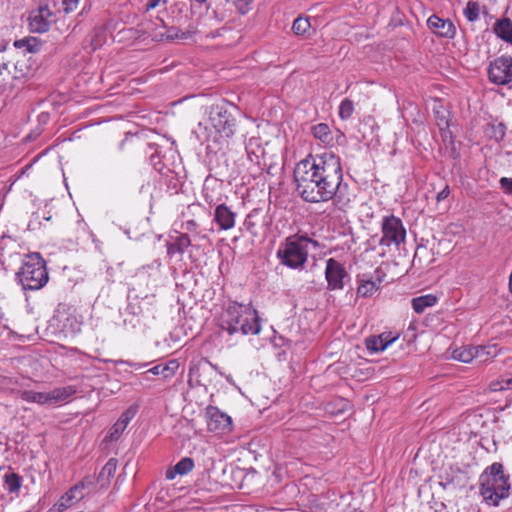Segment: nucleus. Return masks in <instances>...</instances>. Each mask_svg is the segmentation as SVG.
Instances as JSON below:
<instances>
[{
    "instance_id": "obj_34",
    "label": "nucleus",
    "mask_w": 512,
    "mask_h": 512,
    "mask_svg": "<svg viewBox=\"0 0 512 512\" xmlns=\"http://www.w3.org/2000/svg\"><path fill=\"white\" fill-rule=\"evenodd\" d=\"M311 27L310 21L307 17H297L292 25V30L296 35L306 34Z\"/></svg>"
},
{
    "instance_id": "obj_29",
    "label": "nucleus",
    "mask_w": 512,
    "mask_h": 512,
    "mask_svg": "<svg viewBox=\"0 0 512 512\" xmlns=\"http://www.w3.org/2000/svg\"><path fill=\"white\" fill-rule=\"evenodd\" d=\"M313 136L322 143L329 145L332 143L333 137L329 126L325 123H319L311 128Z\"/></svg>"
},
{
    "instance_id": "obj_25",
    "label": "nucleus",
    "mask_w": 512,
    "mask_h": 512,
    "mask_svg": "<svg viewBox=\"0 0 512 512\" xmlns=\"http://www.w3.org/2000/svg\"><path fill=\"white\" fill-rule=\"evenodd\" d=\"M20 398L28 403L39 405H50L49 392H37L33 390H22L19 392Z\"/></svg>"
},
{
    "instance_id": "obj_7",
    "label": "nucleus",
    "mask_w": 512,
    "mask_h": 512,
    "mask_svg": "<svg viewBox=\"0 0 512 512\" xmlns=\"http://www.w3.org/2000/svg\"><path fill=\"white\" fill-rule=\"evenodd\" d=\"M488 78L496 85H507L512 82V57L500 56L490 62Z\"/></svg>"
},
{
    "instance_id": "obj_32",
    "label": "nucleus",
    "mask_w": 512,
    "mask_h": 512,
    "mask_svg": "<svg viewBox=\"0 0 512 512\" xmlns=\"http://www.w3.org/2000/svg\"><path fill=\"white\" fill-rule=\"evenodd\" d=\"M117 469V460L114 458L109 459L101 469L98 481L108 482L111 477L114 476Z\"/></svg>"
},
{
    "instance_id": "obj_44",
    "label": "nucleus",
    "mask_w": 512,
    "mask_h": 512,
    "mask_svg": "<svg viewBox=\"0 0 512 512\" xmlns=\"http://www.w3.org/2000/svg\"><path fill=\"white\" fill-rule=\"evenodd\" d=\"M500 184L505 193L512 195V178L502 177Z\"/></svg>"
},
{
    "instance_id": "obj_13",
    "label": "nucleus",
    "mask_w": 512,
    "mask_h": 512,
    "mask_svg": "<svg viewBox=\"0 0 512 512\" xmlns=\"http://www.w3.org/2000/svg\"><path fill=\"white\" fill-rule=\"evenodd\" d=\"M430 31L438 37L452 39L456 35V26L448 18H441L436 14L431 15L427 20Z\"/></svg>"
},
{
    "instance_id": "obj_12",
    "label": "nucleus",
    "mask_w": 512,
    "mask_h": 512,
    "mask_svg": "<svg viewBox=\"0 0 512 512\" xmlns=\"http://www.w3.org/2000/svg\"><path fill=\"white\" fill-rule=\"evenodd\" d=\"M207 428L209 431L223 433L230 430L232 420L217 407L209 406L206 409Z\"/></svg>"
},
{
    "instance_id": "obj_52",
    "label": "nucleus",
    "mask_w": 512,
    "mask_h": 512,
    "mask_svg": "<svg viewBox=\"0 0 512 512\" xmlns=\"http://www.w3.org/2000/svg\"><path fill=\"white\" fill-rule=\"evenodd\" d=\"M195 2L199 3V4H202V3H205L206 0H194Z\"/></svg>"
},
{
    "instance_id": "obj_47",
    "label": "nucleus",
    "mask_w": 512,
    "mask_h": 512,
    "mask_svg": "<svg viewBox=\"0 0 512 512\" xmlns=\"http://www.w3.org/2000/svg\"><path fill=\"white\" fill-rule=\"evenodd\" d=\"M124 363L129 365L130 367L134 368L135 370H140L148 365V363H139V362H132V361H125Z\"/></svg>"
},
{
    "instance_id": "obj_2",
    "label": "nucleus",
    "mask_w": 512,
    "mask_h": 512,
    "mask_svg": "<svg viewBox=\"0 0 512 512\" xmlns=\"http://www.w3.org/2000/svg\"><path fill=\"white\" fill-rule=\"evenodd\" d=\"M156 266L140 269L132 279L127 294V307L123 323L127 328L144 330L154 318L155 295L153 290L159 275L160 262Z\"/></svg>"
},
{
    "instance_id": "obj_39",
    "label": "nucleus",
    "mask_w": 512,
    "mask_h": 512,
    "mask_svg": "<svg viewBox=\"0 0 512 512\" xmlns=\"http://www.w3.org/2000/svg\"><path fill=\"white\" fill-rule=\"evenodd\" d=\"M76 485H82V491L86 492V495L91 492L93 487L95 486V478L93 476H85L80 482Z\"/></svg>"
},
{
    "instance_id": "obj_50",
    "label": "nucleus",
    "mask_w": 512,
    "mask_h": 512,
    "mask_svg": "<svg viewBox=\"0 0 512 512\" xmlns=\"http://www.w3.org/2000/svg\"><path fill=\"white\" fill-rule=\"evenodd\" d=\"M509 289H510V292L512 293V271H511V274L509 277Z\"/></svg>"
},
{
    "instance_id": "obj_31",
    "label": "nucleus",
    "mask_w": 512,
    "mask_h": 512,
    "mask_svg": "<svg viewBox=\"0 0 512 512\" xmlns=\"http://www.w3.org/2000/svg\"><path fill=\"white\" fill-rule=\"evenodd\" d=\"M215 220L217 224H234L235 213L224 204L218 205L215 210Z\"/></svg>"
},
{
    "instance_id": "obj_23",
    "label": "nucleus",
    "mask_w": 512,
    "mask_h": 512,
    "mask_svg": "<svg viewBox=\"0 0 512 512\" xmlns=\"http://www.w3.org/2000/svg\"><path fill=\"white\" fill-rule=\"evenodd\" d=\"M134 414L130 412L129 410L123 412L118 420L114 423V425L111 427L109 431V439L111 441H116L119 439L121 434L124 432V430L127 428L129 422L133 418Z\"/></svg>"
},
{
    "instance_id": "obj_41",
    "label": "nucleus",
    "mask_w": 512,
    "mask_h": 512,
    "mask_svg": "<svg viewBox=\"0 0 512 512\" xmlns=\"http://www.w3.org/2000/svg\"><path fill=\"white\" fill-rule=\"evenodd\" d=\"M371 207L367 205H362L360 208V221L361 222H368L370 221V218L373 219L374 215L373 212L370 211Z\"/></svg>"
},
{
    "instance_id": "obj_49",
    "label": "nucleus",
    "mask_w": 512,
    "mask_h": 512,
    "mask_svg": "<svg viewBox=\"0 0 512 512\" xmlns=\"http://www.w3.org/2000/svg\"><path fill=\"white\" fill-rule=\"evenodd\" d=\"M150 374H151V372H149V369H148V370L144 371L143 373H141L139 375V377L142 381H150L151 380Z\"/></svg>"
},
{
    "instance_id": "obj_28",
    "label": "nucleus",
    "mask_w": 512,
    "mask_h": 512,
    "mask_svg": "<svg viewBox=\"0 0 512 512\" xmlns=\"http://www.w3.org/2000/svg\"><path fill=\"white\" fill-rule=\"evenodd\" d=\"M476 356V347L472 346L456 348L452 352V358L463 363H470L473 359H476Z\"/></svg>"
},
{
    "instance_id": "obj_16",
    "label": "nucleus",
    "mask_w": 512,
    "mask_h": 512,
    "mask_svg": "<svg viewBox=\"0 0 512 512\" xmlns=\"http://www.w3.org/2000/svg\"><path fill=\"white\" fill-rule=\"evenodd\" d=\"M406 230L404 226H382L381 245H399L405 240Z\"/></svg>"
},
{
    "instance_id": "obj_54",
    "label": "nucleus",
    "mask_w": 512,
    "mask_h": 512,
    "mask_svg": "<svg viewBox=\"0 0 512 512\" xmlns=\"http://www.w3.org/2000/svg\"><path fill=\"white\" fill-rule=\"evenodd\" d=\"M124 233L127 234L129 238H131L128 230H124Z\"/></svg>"
},
{
    "instance_id": "obj_35",
    "label": "nucleus",
    "mask_w": 512,
    "mask_h": 512,
    "mask_svg": "<svg viewBox=\"0 0 512 512\" xmlns=\"http://www.w3.org/2000/svg\"><path fill=\"white\" fill-rule=\"evenodd\" d=\"M15 46L19 48L25 47L28 52L34 53L40 50L41 43L37 38L31 37L16 41Z\"/></svg>"
},
{
    "instance_id": "obj_33",
    "label": "nucleus",
    "mask_w": 512,
    "mask_h": 512,
    "mask_svg": "<svg viewBox=\"0 0 512 512\" xmlns=\"http://www.w3.org/2000/svg\"><path fill=\"white\" fill-rule=\"evenodd\" d=\"M488 389L491 392H499L512 389V374L510 376H505L502 377L501 379L492 381L489 384Z\"/></svg>"
},
{
    "instance_id": "obj_15",
    "label": "nucleus",
    "mask_w": 512,
    "mask_h": 512,
    "mask_svg": "<svg viewBox=\"0 0 512 512\" xmlns=\"http://www.w3.org/2000/svg\"><path fill=\"white\" fill-rule=\"evenodd\" d=\"M86 496V492L82 491V485L72 486L60 499L54 504L52 512H63L72 507L74 504L82 500Z\"/></svg>"
},
{
    "instance_id": "obj_48",
    "label": "nucleus",
    "mask_w": 512,
    "mask_h": 512,
    "mask_svg": "<svg viewBox=\"0 0 512 512\" xmlns=\"http://www.w3.org/2000/svg\"><path fill=\"white\" fill-rule=\"evenodd\" d=\"M160 4L159 0H149L146 4V10H152Z\"/></svg>"
},
{
    "instance_id": "obj_19",
    "label": "nucleus",
    "mask_w": 512,
    "mask_h": 512,
    "mask_svg": "<svg viewBox=\"0 0 512 512\" xmlns=\"http://www.w3.org/2000/svg\"><path fill=\"white\" fill-rule=\"evenodd\" d=\"M179 369V362L176 359L169 360L165 363H160L149 369L154 376H160L164 381L172 379L177 370Z\"/></svg>"
},
{
    "instance_id": "obj_10",
    "label": "nucleus",
    "mask_w": 512,
    "mask_h": 512,
    "mask_svg": "<svg viewBox=\"0 0 512 512\" xmlns=\"http://www.w3.org/2000/svg\"><path fill=\"white\" fill-rule=\"evenodd\" d=\"M210 123L220 137L230 138L234 134V119L227 111L215 110L210 114Z\"/></svg>"
},
{
    "instance_id": "obj_51",
    "label": "nucleus",
    "mask_w": 512,
    "mask_h": 512,
    "mask_svg": "<svg viewBox=\"0 0 512 512\" xmlns=\"http://www.w3.org/2000/svg\"><path fill=\"white\" fill-rule=\"evenodd\" d=\"M232 227H233V226H228V225L220 226V228H221L222 230H227V229H230V228H232Z\"/></svg>"
},
{
    "instance_id": "obj_21",
    "label": "nucleus",
    "mask_w": 512,
    "mask_h": 512,
    "mask_svg": "<svg viewBox=\"0 0 512 512\" xmlns=\"http://www.w3.org/2000/svg\"><path fill=\"white\" fill-rule=\"evenodd\" d=\"M77 393V388L73 385L58 387L49 391L50 405H57L68 401Z\"/></svg>"
},
{
    "instance_id": "obj_14",
    "label": "nucleus",
    "mask_w": 512,
    "mask_h": 512,
    "mask_svg": "<svg viewBox=\"0 0 512 512\" xmlns=\"http://www.w3.org/2000/svg\"><path fill=\"white\" fill-rule=\"evenodd\" d=\"M52 12L48 6L33 10L29 16V27L32 32L44 33L49 30L52 22Z\"/></svg>"
},
{
    "instance_id": "obj_36",
    "label": "nucleus",
    "mask_w": 512,
    "mask_h": 512,
    "mask_svg": "<svg viewBox=\"0 0 512 512\" xmlns=\"http://www.w3.org/2000/svg\"><path fill=\"white\" fill-rule=\"evenodd\" d=\"M354 111V104L349 98H345L339 105V117L342 120H348L351 118Z\"/></svg>"
},
{
    "instance_id": "obj_8",
    "label": "nucleus",
    "mask_w": 512,
    "mask_h": 512,
    "mask_svg": "<svg viewBox=\"0 0 512 512\" xmlns=\"http://www.w3.org/2000/svg\"><path fill=\"white\" fill-rule=\"evenodd\" d=\"M325 278L330 290H342L350 281V275L344 265L334 258L326 261Z\"/></svg>"
},
{
    "instance_id": "obj_40",
    "label": "nucleus",
    "mask_w": 512,
    "mask_h": 512,
    "mask_svg": "<svg viewBox=\"0 0 512 512\" xmlns=\"http://www.w3.org/2000/svg\"><path fill=\"white\" fill-rule=\"evenodd\" d=\"M254 0H232L233 4L241 14L247 13L249 6Z\"/></svg>"
},
{
    "instance_id": "obj_26",
    "label": "nucleus",
    "mask_w": 512,
    "mask_h": 512,
    "mask_svg": "<svg viewBox=\"0 0 512 512\" xmlns=\"http://www.w3.org/2000/svg\"><path fill=\"white\" fill-rule=\"evenodd\" d=\"M437 303V297L432 294H426L412 299L413 310L420 314L425 311L426 308L432 307Z\"/></svg>"
},
{
    "instance_id": "obj_1",
    "label": "nucleus",
    "mask_w": 512,
    "mask_h": 512,
    "mask_svg": "<svg viewBox=\"0 0 512 512\" xmlns=\"http://www.w3.org/2000/svg\"><path fill=\"white\" fill-rule=\"evenodd\" d=\"M296 190L307 202H325L336 194L343 179L340 158L333 153L308 156L294 169Z\"/></svg>"
},
{
    "instance_id": "obj_18",
    "label": "nucleus",
    "mask_w": 512,
    "mask_h": 512,
    "mask_svg": "<svg viewBox=\"0 0 512 512\" xmlns=\"http://www.w3.org/2000/svg\"><path fill=\"white\" fill-rule=\"evenodd\" d=\"M223 31H226L225 27L217 29L211 33H208L206 31H202V30L201 31H195V30L182 31L181 29H179L177 27H170L166 30L165 37L167 40L188 39L193 34L199 32V33L205 34L206 37L216 38V37L221 36Z\"/></svg>"
},
{
    "instance_id": "obj_30",
    "label": "nucleus",
    "mask_w": 512,
    "mask_h": 512,
    "mask_svg": "<svg viewBox=\"0 0 512 512\" xmlns=\"http://www.w3.org/2000/svg\"><path fill=\"white\" fill-rule=\"evenodd\" d=\"M476 352V359L480 362H487L498 355L499 348L496 344L476 346Z\"/></svg>"
},
{
    "instance_id": "obj_5",
    "label": "nucleus",
    "mask_w": 512,
    "mask_h": 512,
    "mask_svg": "<svg viewBox=\"0 0 512 512\" xmlns=\"http://www.w3.org/2000/svg\"><path fill=\"white\" fill-rule=\"evenodd\" d=\"M16 279L24 290H39L47 284L49 276L46 263L39 253H31L24 257L16 273Z\"/></svg>"
},
{
    "instance_id": "obj_3",
    "label": "nucleus",
    "mask_w": 512,
    "mask_h": 512,
    "mask_svg": "<svg viewBox=\"0 0 512 512\" xmlns=\"http://www.w3.org/2000/svg\"><path fill=\"white\" fill-rule=\"evenodd\" d=\"M218 327L229 335H257L261 331L258 312L250 304L230 301L218 318Z\"/></svg>"
},
{
    "instance_id": "obj_20",
    "label": "nucleus",
    "mask_w": 512,
    "mask_h": 512,
    "mask_svg": "<svg viewBox=\"0 0 512 512\" xmlns=\"http://www.w3.org/2000/svg\"><path fill=\"white\" fill-rule=\"evenodd\" d=\"M191 240L186 234H178L171 237V241L167 244V253L170 257L181 255L190 246Z\"/></svg>"
},
{
    "instance_id": "obj_46",
    "label": "nucleus",
    "mask_w": 512,
    "mask_h": 512,
    "mask_svg": "<svg viewBox=\"0 0 512 512\" xmlns=\"http://www.w3.org/2000/svg\"><path fill=\"white\" fill-rule=\"evenodd\" d=\"M5 74H10L9 63L0 60V76H3Z\"/></svg>"
},
{
    "instance_id": "obj_42",
    "label": "nucleus",
    "mask_w": 512,
    "mask_h": 512,
    "mask_svg": "<svg viewBox=\"0 0 512 512\" xmlns=\"http://www.w3.org/2000/svg\"><path fill=\"white\" fill-rule=\"evenodd\" d=\"M79 0H62L63 11L70 13L74 11L78 6Z\"/></svg>"
},
{
    "instance_id": "obj_53",
    "label": "nucleus",
    "mask_w": 512,
    "mask_h": 512,
    "mask_svg": "<svg viewBox=\"0 0 512 512\" xmlns=\"http://www.w3.org/2000/svg\"><path fill=\"white\" fill-rule=\"evenodd\" d=\"M168 0H159L160 3L166 4Z\"/></svg>"
},
{
    "instance_id": "obj_38",
    "label": "nucleus",
    "mask_w": 512,
    "mask_h": 512,
    "mask_svg": "<svg viewBox=\"0 0 512 512\" xmlns=\"http://www.w3.org/2000/svg\"><path fill=\"white\" fill-rule=\"evenodd\" d=\"M490 130V137L494 138L496 141H501L505 136V127L501 123L498 125H492Z\"/></svg>"
},
{
    "instance_id": "obj_24",
    "label": "nucleus",
    "mask_w": 512,
    "mask_h": 512,
    "mask_svg": "<svg viewBox=\"0 0 512 512\" xmlns=\"http://www.w3.org/2000/svg\"><path fill=\"white\" fill-rule=\"evenodd\" d=\"M498 38L512 45V21L509 18L498 19L493 25Z\"/></svg>"
},
{
    "instance_id": "obj_27",
    "label": "nucleus",
    "mask_w": 512,
    "mask_h": 512,
    "mask_svg": "<svg viewBox=\"0 0 512 512\" xmlns=\"http://www.w3.org/2000/svg\"><path fill=\"white\" fill-rule=\"evenodd\" d=\"M22 486V478L15 472L8 471L3 476V487L9 493L19 492Z\"/></svg>"
},
{
    "instance_id": "obj_45",
    "label": "nucleus",
    "mask_w": 512,
    "mask_h": 512,
    "mask_svg": "<svg viewBox=\"0 0 512 512\" xmlns=\"http://www.w3.org/2000/svg\"><path fill=\"white\" fill-rule=\"evenodd\" d=\"M450 195L449 186L446 185L440 192L437 193L436 200L438 202L445 200Z\"/></svg>"
},
{
    "instance_id": "obj_4",
    "label": "nucleus",
    "mask_w": 512,
    "mask_h": 512,
    "mask_svg": "<svg viewBox=\"0 0 512 512\" xmlns=\"http://www.w3.org/2000/svg\"><path fill=\"white\" fill-rule=\"evenodd\" d=\"M480 493L486 503L497 506L501 499L509 496V476L505 475L501 463L495 462L481 475Z\"/></svg>"
},
{
    "instance_id": "obj_22",
    "label": "nucleus",
    "mask_w": 512,
    "mask_h": 512,
    "mask_svg": "<svg viewBox=\"0 0 512 512\" xmlns=\"http://www.w3.org/2000/svg\"><path fill=\"white\" fill-rule=\"evenodd\" d=\"M194 468V460L190 457L182 458L176 465L166 471V479L173 480L177 475H186Z\"/></svg>"
},
{
    "instance_id": "obj_17",
    "label": "nucleus",
    "mask_w": 512,
    "mask_h": 512,
    "mask_svg": "<svg viewBox=\"0 0 512 512\" xmlns=\"http://www.w3.org/2000/svg\"><path fill=\"white\" fill-rule=\"evenodd\" d=\"M397 336H392L391 333H382L377 336L366 338V348L372 353L384 351L389 345L397 340Z\"/></svg>"
},
{
    "instance_id": "obj_37",
    "label": "nucleus",
    "mask_w": 512,
    "mask_h": 512,
    "mask_svg": "<svg viewBox=\"0 0 512 512\" xmlns=\"http://www.w3.org/2000/svg\"><path fill=\"white\" fill-rule=\"evenodd\" d=\"M480 6L477 2L469 1L464 9V15L470 22H474L479 18Z\"/></svg>"
},
{
    "instance_id": "obj_9",
    "label": "nucleus",
    "mask_w": 512,
    "mask_h": 512,
    "mask_svg": "<svg viewBox=\"0 0 512 512\" xmlns=\"http://www.w3.org/2000/svg\"><path fill=\"white\" fill-rule=\"evenodd\" d=\"M385 273L377 268L374 272L363 273L357 276L359 286L357 288V294L361 297H370L379 289L380 283L384 280Z\"/></svg>"
},
{
    "instance_id": "obj_11",
    "label": "nucleus",
    "mask_w": 512,
    "mask_h": 512,
    "mask_svg": "<svg viewBox=\"0 0 512 512\" xmlns=\"http://www.w3.org/2000/svg\"><path fill=\"white\" fill-rule=\"evenodd\" d=\"M467 480V474L457 466L446 467L440 474V485L445 489L463 488Z\"/></svg>"
},
{
    "instance_id": "obj_43",
    "label": "nucleus",
    "mask_w": 512,
    "mask_h": 512,
    "mask_svg": "<svg viewBox=\"0 0 512 512\" xmlns=\"http://www.w3.org/2000/svg\"><path fill=\"white\" fill-rule=\"evenodd\" d=\"M380 224H401V220L399 218H395L392 214H383L381 215Z\"/></svg>"
},
{
    "instance_id": "obj_6",
    "label": "nucleus",
    "mask_w": 512,
    "mask_h": 512,
    "mask_svg": "<svg viewBox=\"0 0 512 512\" xmlns=\"http://www.w3.org/2000/svg\"><path fill=\"white\" fill-rule=\"evenodd\" d=\"M307 239L287 240L283 247L278 249L277 255L281 263L289 268L302 267L307 260Z\"/></svg>"
},
{
    "instance_id": "obj_55",
    "label": "nucleus",
    "mask_w": 512,
    "mask_h": 512,
    "mask_svg": "<svg viewBox=\"0 0 512 512\" xmlns=\"http://www.w3.org/2000/svg\"><path fill=\"white\" fill-rule=\"evenodd\" d=\"M187 224L191 225V224H194V222L190 220V221L187 222Z\"/></svg>"
}]
</instances>
